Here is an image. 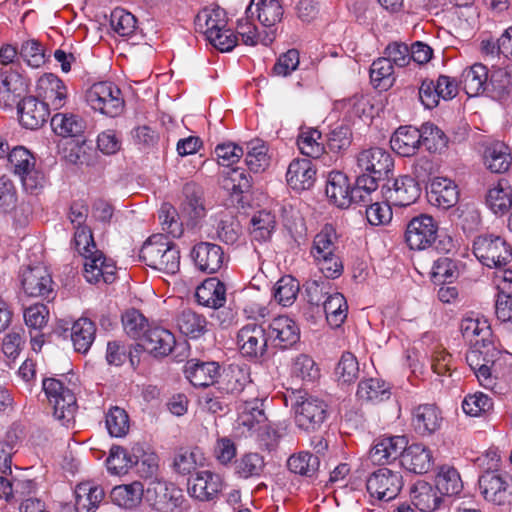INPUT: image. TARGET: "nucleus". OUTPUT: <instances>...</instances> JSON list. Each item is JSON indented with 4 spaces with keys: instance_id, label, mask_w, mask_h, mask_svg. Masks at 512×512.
Returning a JSON list of instances; mask_svg holds the SVG:
<instances>
[{
    "instance_id": "4d7b16f0",
    "label": "nucleus",
    "mask_w": 512,
    "mask_h": 512,
    "mask_svg": "<svg viewBox=\"0 0 512 512\" xmlns=\"http://www.w3.org/2000/svg\"><path fill=\"white\" fill-rule=\"evenodd\" d=\"M256 11L258 20L267 28L276 32V24L283 17V7L279 0H259L256 3Z\"/></svg>"
},
{
    "instance_id": "bf43d9fd",
    "label": "nucleus",
    "mask_w": 512,
    "mask_h": 512,
    "mask_svg": "<svg viewBox=\"0 0 512 512\" xmlns=\"http://www.w3.org/2000/svg\"><path fill=\"white\" fill-rule=\"evenodd\" d=\"M204 461L203 453L198 448L180 449L174 457L173 468L181 475H189L198 466H203Z\"/></svg>"
},
{
    "instance_id": "338daca9",
    "label": "nucleus",
    "mask_w": 512,
    "mask_h": 512,
    "mask_svg": "<svg viewBox=\"0 0 512 512\" xmlns=\"http://www.w3.org/2000/svg\"><path fill=\"white\" fill-rule=\"evenodd\" d=\"M122 324L127 335L138 342L145 330L151 327L147 318L136 309H129L122 315Z\"/></svg>"
},
{
    "instance_id": "6e6d98bb",
    "label": "nucleus",
    "mask_w": 512,
    "mask_h": 512,
    "mask_svg": "<svg viewBox=\"0 0 512 512\" xmlns=\"http://www.w3.org/2000/svg\"><path fill=\"white\" fill-rule=\"evenodd\" d=\"M436 488L440 494L458 495L463 489L459 472L450 466H442L436 476Z\"/></svg>"
},
{
    "instance_id": "680f3d73",
    "label": "nucleus",
    "mask_w": 512,
    "mask_h": 512,
    "mask_svg": "<svg viewBox=\"0 0 512 512\" xmlns=\"http://www.w3.org/2000/svg\"><path fill=\"white\" fill-rule=\"evenodd\" d=\"M321 132L314 128L302 129L297 137L300 152L310 158H319L324 152V146L319 140Z\"/></svg>"
},
{
    "instance_id": "ddd939ff",
    "label": "nucleus",
    "mask_w": 512,
    "mask_h": 512,
    "mask_svg": "<svg viewBox=\"0 0 512 512\" xmlns=\"http://www.w3.org/2000/svg\"><path fill=\"white\" fill-rule=\"evenodd\" d=\"M269 341L277 348L286 350L300 340L298 324L287 316L273 318L266 328Z\"/></svg>"
},
{
    "instance_id": "c9c22d12",
    "label": "nucleus",
    "mask_w": 512,
    "mask_h": 512,
    "mask_svg": "<svg viewBox=\"0 0 512 512\" xmlns=\"http://www.w3.org/2000/svg\"><path fill=\"white\" fill-rule=\"evenodd\" d=\"M357 398L365 403L378 404L391 397L390 385L379 378H364L357 388Z\"/></svg>"
},
{
    "instance_id": "e433bc0d",
    "label": "nucleus",
    "mask_w": 512,
    "mask_h": 512,
    "mask_svg": "<svg viewBox=\"0 0 512 512\" xmlns=\"http://www.w3.org/2000/svg\"><path fill=\"white\" fill-rule=\"evenodd\" d=\"M489 71L481 63H475L462 73V83L469 97L478 96L488 90Z\"/></svg>"
},
{
    "instance_id": "79ce46f5",
    "label": "nucleus",
    "mask_w": 512,
    "mask_h": 512,
    "mask_svg": "<svg viewBox=\"0 0 512 512\" xmlns=\"http://www.w3.org/2000/svg\"><path fill=\"white\" fill-rule=\"evenodd\" d=\"M143 495L144 485L138 481L115 486L111 491L112 501L116 505L128 509L136 507L141 502Z\"/></svg>"
},
{
    "instance_id": "c03bdc74",
    "label": "nucleus",
    "mask_w": 512,
    "mask_h": 512,
    "mask_svg": "<svg viewBox=\"0 0 512 512\" xmlns=\"http://www.w3.org/2000/svg\"><path fill=\"white\" fill-rule=\"evenodd\" d=\"M323 311L328 324L333 328L340 327L347 318L348 305L345 297L339 292H331L323 301Z\"/></svg>"
},
{
    "instance_id": "f3484780",
    "label": "nucleus",
    "mask_w": 512,
    "mask_h": 512,
    "mask_svg": "<svg viewBox=\"0 0 512 512\" xmlns=\"http://www.w3.org/2000/svg\"><path fill=\"white\" fill-rule=\"evenodd\" d=\"M37 93L49 109L59 110L67 100V88L63 81L52 73L41 76L37 81Z\"/></svg>"
},
{
    "instance_id": "e2e57ef3",
    "label": "nucleus",
    "mask_w": 512,
    "mask_h": 512,
    "mask_svg": "<svg viewBox=\"0 0 512 512\" xmlns=\"http://www.w3.org/2000/svg\"><path fill=\"white\" fill-rule=\"evenodd\" d=\"M217 238L226 243L234 244L242 234V227L237 218L231 213H223L216 225Z\"/></svg>"
},
{
    "instance_id": "9d476101",
    "label": "nucleus",
    "mask_w": 512,
    "mask_h": 512,
    "mask_svg": "<svg viewBox=\"0 0 512 512\" xmlns=\"http://www.w3.org/2000/svg\"><path fill=\"white\" fill-rule=\"evenodd\" d=\"M510 477L499 471H484L478 479L479 490L485 500L504 505L512 499Z\"/></svg>"
},
{
    "instance_id": "412c9836",
    "label": "nucleus",
    "mask_w": 512,
    "mask_h": 512,
    "mask_svg": "<svg viewBox=\"0 0 512 512\" xmlns=\"http://www.w3.org/2000/svg\"><path fill=\"white\" fill-rule=\"evenodd\" d=\"M357 166L362 172L387 175L393 168V159L388 151L372 147L358 154Z\"/></svg>"
},
{
    "instance_id": "a211bd4d",
    "label": "nucleus",
    "mask_w": 512,
    "mask_h": 512,
    "mask_svg": "<svg viewBox=\"0 0 512 512\" xmlns=\"http://www.w3.org/2000/svg\"><path fill=\"white\" fill-rule=\"evenodd\" d=\"M191 257L199 270L209 274L218 272L225 263L222 247L210 242L196 244L191 251Z\"/></svg>"
},
{
    "instance_id": "a19ab883",
    "label": "nucleus",
    "mask_w": 512,
    "mask_h": 512,
    "mask_svg": "<svg viewBox=\"0 0 512 512\" xmlns=\"http://www.w3.org/2000/svg\"><path fill=\"white\" fill-rule=\"evenodd\" d=\"M509 148L503 142L491 143L485 148L484 163L492 173H504L511 165Z\"/></svg>"
},
{
    "instance_id": "7ed1b4c3",
    "label": "nucleus",
    "mask_w": 512,
    "mask_h": 512,
    "mask_svg": "<svg viewBox=\"0 0 512 512\" xmlns=\"http://www.w3.org/2000/svg\"><path fill=\"white\" fill-rule=\"evenodd\" d=\"M292 408L295 413L296 425L305 431L320 428L327 417V404L322 399L298 391L294 395Z\"/></svg>"
},
{
    "instance_id": "b1692460",
    "label": "nucleus",
    "mask_w": 512,
    "mask_h": 512,
    "mask_svg": "<svg viewBox=\"0 0 512 512\" xmlns=\"http://www.w3.org/2000/svg\"><path fill=\"white\" fill-rule=\"evenodd\" d=\"M460 331L463 338L471 345L490 347L492 330L488 321L479 316L468 315L461 320Z\"/></svg>"
},
{
    "instance_id": "8fccbe9b",
    "label": "nucleus",
    "mask_w": 512,
    "mask_h": 512,
    "mask_svg": "<svg viewBox=\"0 0 512 512\" xmlns=\"http://www.w3.org/2000/svg\"><path fill=\"white\" fill-rule=\"evenodd\" d=\"M287 467L292 473L312 478L319 471L320 458L308 451H302L288 458Z\"/></svg>"
},
{
    "instance_id": "f8f14e48",
    "label": "nucleus",
    "mask_w": 512,
    "mask_h": 512,
    "mask_svg": "<svg viewBox=\"0 0 512 512\" xmlns=\"http://www.w3.org/2000/svg\"><path fill=\"white\" fill-rule=\"evenodd\" d=\"M177 492L173 484L162 479H151L144 489L145 501L159 512H167L178 506Z\"/></svg>"
},
{
    "instance_id": "a878e982",
    "label": "nucleus",
    "mask_w": 512,
    "mask_h": 512,
    "mask_svg": "<svg viewBox=\"0 0 512 512\" xmlns=\"http://www.w3.org/2000/svg\"><path fill=\"white\" fill-rule=\"evenodd\" d=\"M228 18L224 9L219 6L203 8L195 17L196 30L203 33L208 39L210 36L219 39L215 33L223 31L227 27Z\"/></svg>"
},
{
    "instance_id": "052dcab7",
    "label": "nucleus",
    "mask_w": 512,
    "mask_h": 512,
    "mask_svg": "<svg viewBox=\"0 0 512 512\" xmlns=\"http://www.w3.org/2000/svg\"><path fill=\"white\" fill-rule=\"evenodd\" d=\"M418 132L421 145L425 146L429 152H437L447 146L448 140L445 133L431 122L423 123L418 128Z\"/></svg>"
},
{
    "instance_id": "0e129e2a",
    "label": "nucleus",
    "mask_w": 512,
    "mask_h": 512,
    "mask_svg": "<svg viewBox=\"0 0 512 512\" xmlns=\"http://www.w3.org/2000/svg\"><path fill=\"white\" fill-rule=\"evenodd\" d=\"M134 464H137L135 456L130 455L123 447L112 446L106 460V466L110 473L114 475L124 474Z\"/></svg>"
},
{
    "instance_id": "0eeeda50",
    "label": "nucleus",
    "mask_w": 512,
    "mask_h": 512,
    "mask_svg": "<svg viewBox=\"0 0 512 512\" xmlns=\"http://www.w3.org/2000/svg\"><path fill=\"white\" fill-rule=\"evenodd\" d=\"M268 341L266 327L256 322L247 323L237 333V345L241 355L253 361L265 357Z\"/></svg>"
},
{
    "instance_id": "4be33fe9",
    "label": "nucleus",
    "mask_w": 512,
    "mask_h": 512,
    "mask_svg": "<svg viewBox=\"0 0 512 512\" xmlns=\"http://www.w3.org/2000/svg\"><path fill=\"white\" fill-rule=\"evenodd\" d=\"M22 287L30 297L48 298L53 293L52 278L46 268H27L22 274Z\"/></svg>"
},
{
    "instance_id": "393cba45",
    "label": "nucleus",
    "mask_w": 512,
    "mask_h": 512,
    "mask_svg": "<svg viewBox=\"0 0 512 512\" xmlns=\"http://www.w3.org/2000/svg\"><path fill=\"white\" fill-rule=\"evenodd\" d=\"M27 84L17 72H5L0 76V106L12 107L25 97Z\"/></svg>"
},
{
    "instance_id": "20e7f679",
    "label": "nucleus",
    "mask_w": 512,
    "mask_h": 512,
    "mask_svg": "<svg viewBox=\"0 0 512 512\" xmlns=\"http://www.w3.org/2000/svg\"><path fill=\"white\" fill-rule=\"evenodd\" d=\"M85 99L91 109L109 117L120 115L124 108L121 90L108 81L94 83L86 91Z\"/></svg>"
},
{
    "instance_id": "f704fd0d",
    "label": "nucleus",
    "mask_w": 512,
    "mask_h": 512,
    "mask_svg": "<svg viewBox=\"0 0 512 512\" xmlns=\"http://www.w3.org/2000/svg\"><path fill=\"white\" fill-rule=\"evenodd\" d=\"M412 504L421 512H431L441 503V496L436 486L425 481H417L410 489Z\"/></svg>"
},
{
    "instance_id": "6e6552de",
    "label": "nucleus",
    "mask_w": 512,
    "mask_h": 512,
    "mask_svg": "<svg viewBox=\"0 0 512 512\" xmlns=\"http://www.w3.org/2000/svg\"><path fill=\"white\" fill-rule=\"evenodd\" d=\"M366 488L372 497L391 501L398 496L403 488L402 474L388 468H380L367 478Z\"/></svg>"
},
{
    "instance_id": "09e8293b",
    "label": "nucleus",
    "mask_w": 512,
    "mask_h": 512,
    "mask_svg": "<svg viewBox=\"0 0 512 512\" xmlns=\"http://www.w3.org/2000/svg\"><path fill=\"white\" fill-rule=\"evenodd\" d=\"M206 318L191 309L183 310L177 317L180 332L191 338H198L207 331Z\"/></svg>"
},
{
    "instance_id": "a18cd8bd",
    "label": "nucleus",
    "mask_w": 512,
    "mask_h": 512,
    "mask_svg": "<svg viewBox=\"0 0 512 512\" xmlns=\"http://www.w3.org/2000/svg\"><path fill=\"white\" fill-rule=\"evenodd\" d=\"M51 127L62 137H76L84 132L86 123L78 115L57 113L51 118Z\"/></svg>"
},
{
    "instance_id": "cd10ccee",
    "label": "nucleus",
    "mask_w": 512,
    "mask_h": 512,
    "mask_svg": "<svg viewBox=\"0 0 512 512\" xmlns=\"http://www.w3.org/2000/svg\"><path fill=\"white\" fill-rule=\"evenodd\" d=\"M221 488V477L208 470L198 472L196 477L188 483L190 495L200 501L214 499Z\"/></svg>"
},
{
    "instance_id": "c85d7f7f",
    "label": "nucleus",
    "mask_w": 512,
    "mask_h": 512,
    "mask_svg": "<svg viewBox=\"0 0 512 512\" xmlns=\"http://www.w3.org/2000/svg\"><path fill=\"white\" fill-rule=\"evenodd\" d=\"M401 465L416 474L427 473L433 466L432 452L423 444L406 445L402 453Z\"/></svg>"
},
{
    "instance_id": "6ab92c4d",
    "label": "nucleus",
    "mask_w": 512,
    "mask_h": 512,
    "mask_svg": "<svg viewBox=\"0 0 512 512\" xmlns=\"http://www.w3.org/2000/svg\"><path fill=\"white\" fill-rule=\"evenodd\" d=\"M407 440L404 436H383L374 440L369 458L374 464L385 465L402 457Z\"/></svg>"
},
{
    "instance_id": "13d9d810",
    "label": "nucleus",
    "mask_w": 512,
    "mask_h": 512,
    "mask_svg": "<svg viewBox=\"0 0 512 512\" xmlns=\"http://www.w3.org/2000/svg\"><path fill=\"white\" fill-rule=\"evenodd\" d=\"M250 224V233L253 239L262 242L271 238L276 226V220L271 212L262 210L253 215Z\"/></svg>"
},
{
    "instance_id": "ea45409f",
    "label": "nucleus",
    "mask_w": 512,
    "mask_h": 512,
    "mask_svg": "<svg viewBox=\"0 0 512 512\" xmlns=\"http://www.w3.org/2000/svg\"><path fill=\"white\" fill-rule=\"evenodd\" d=\"M96 326L89 318L81 317L71 327V340L78 353H87L95 340Z\"/></svg>"
},
{
    "instance_id": "58836bf2",
    "label": "nucleus",
    "mask_w": 512,
    "mask_h": 512,
    "mask_svg": "<svg viewBox=\"0 0 512 512\" xmlns=\"http://www.w3.org/2000/svg\"><path fill=\"white\" fill-rule=\"evenodd\" d=\"M487 93L502 102L512 99V67L491 71Z\"/></svg>"
},
{
    "instance_id": "774afa93",
    "label": "nucleus",
    "mask_w": 512,
    "mask_h": 512,
    "mask_svg": "<svg viewBox=\"0 0 512 512\" xmlns=\"http://www.w3.org/2000/svg\"><path fill=\"white\" fill-rule=\"evenodd\" d=\"M299 289V282L295 278L283 276L275 284L274 298L279 304L290 306L294 303Z\"/></svg>"
},
{
    "instance_id": "37998d69",
    "label": "nucleus",
    "mask_w": 512,
    "mask_h": 512,
    "mask_svg": "<svg viewBox=\"0 0 512 512\" xmlns=\"http://www.w3.org/2000/svg\"><path fill=\"white\" fill-rule=\"evenodd\" d=\"M339 252L338 234L332 224H325L323 228L315 235L310 250L311 256L318 257L322 255H332Z\"/></svg>"
},
{
    "instance_id": "5fc2aeb1",
    "label": "nucleus",
    "mask_w": 512,
    "mask_h": 512,
    "mask_svg": "<svg viewBox=\"0 0 512 512\" xmlns=\"http://www.w3.org/2000/svg\"><path fill=\"white\" fill-rule=\"evenodd\" d=\"M232 400L230 396L217 387L205 391L199 398V402L205 411L218 415H225L229 411Z\"/></svg>"
},
{
    "instance_id": "4c0bfd02",
    "label": "nucleus",
    "mask_w": 512,
    "mask_h": 512,
    "mask_svg": "<svg viewBox=\"0 0 512 512\" xmlns=\"http://www.w3.org/2000/svg\"><path fill=\"white\" fill-rule=\"evenodd\" d=\"M104 490L94 482L86 481L75 488V506L78 512H94L104 498Z\"/></svg>"
},
{
    "instance_id": "bb28decb",
    "label": "nucleus",
    "mask_w": 512,
    "mask_h": 512,
    "mask_svg": "<svg viewBox=\"0 0 512 512\" xmlns=\"http://www.w3.org/2000/svg\"><path fill=\"white\" fill-rule=\"evenodd\" d=\"M442 413L435 404H421L412 412V425L420 435H431L440 429Z\"/></svg>"
},
{
    "instance_id": "864d4df0",
    "label": "nucleus",
    "mask_w": 512,
    "mask_h": 512,
    "mask_svg": "<svg viewBox=\"0 0 512 512\" xmlns=\"http://www.w3.org/2000/svg\"><path fill=\"white\" fill-rule=\"evenodd\" d=\"M222 174V187L232 194L248 192L252 186L251 176L242 168H228Z\"/></svg>"
},
{
    "instance_id": "39448f33",
    "label": "nucleus",
    "mask_w": 512,
    "mask_h": 512,
    "mask_svg": "<svg viewBox=\"0 0 512 512\" xmlns=\"http://www.w3.org/2000/svg\"><path fill=\"white\" fill-rule=\"evenodd\" d=\"M11 170L18 175L26 191L35 193L45 183V176L36 167L35 157L24 147H16L8 153Z\"/></svg>"
},
{
    "instance_id": "1a4fd4ad",
    "label": "nucleus",
    "mask_w": 512,
    "mask_h": 512,
    "mask_svg": "<svg viewBox=\"0 0 512 512\" xmlns=\"http://www.w3.org/2000/svg\"><path fill=\"white\" fill-rule=\"evenodd\" d=\"M435 219L427 214L412 218L407 224L405 241L412 250H424L435 243L438 235Z\"/></svg>"
},
{
    "instance_id": "5701e85b",
    "label": "nucleus",
    "mask_w": 512,
    "mask_h": 512,
    "mask_svg": "<svg viewBox=\"0 0 512 512\" xmlns=\"http://www.w3.org/2000/svg\"><path fill=\"white\" fill-rule=\"evenodd\" d=\"M20 123L27 129L40 128L49 117V108L36 97H24L17 105Z\"/></svg>"
},
{
    "instance_id": "9b49d317",
    "label": "nucleus",
    "mask_w": 512,
    "mask_h": 512,
    "mask_svg": "<svg viewBox=\"0 0 512 512\" xmlns=\"http://www.w3.org/2000/svg\"><path fill=\"white\" fill-rule=\"evenodd\" d=\"M382 193L391 205L407 207L415 203L420 197L421 187L415 178L404 175L384 185Z\"/></svg>"
},
{
    "instance_id": "69168bd1",
    "label": "nucleus",
    "mask_w": 512,
    "mask_h": 512,
    "mask_svg": "<svg viewBox=\"0 0 512 512\" xmlns=\"http://www.w3.org/2000/svg\"><path fill=\"white\" fill-rule=\"evenodd\" d=\"M263 403L259 399L244 401L238 407V422L240 425L252 429L255 424L263 422L266 417L262 409Z\"/></svg>"
},
{
    "instance_id": "f03ea898",
    "label": "nucleus",
    "mask_w": 512,
    "mask_h": 512,
    "mask_svg": "<svg viewBox=\"0 0 512 512\" xmlns=\"http://www.w3.org/2000/svg\"><path fill=\"white\" fill-rule=\"evenodd\" d=\"M42 385L53 416L63 426H69L74 422L78 407L75 394L55 378H45Z\"/></svg>"
},
{
    "instance_id": "f257e3e1",
    "label": "nucleus",
    "mask_w": 512,
    "mask_h": 512,
    "mask_svg": "<svg viewBox=\"0 0 512 512\" xmlns=\"http://www.w3.org/2000/svg\"><path fill=\"white\" fill-rule=\"evenodd\" d=\"M139 257L147 266L166 274H175L180 268L179 249L162 234L149 237Z\"/></svg>"
},
{
    "instance_id": "aec40b11",
    "label": "nucleus",
    "mask_w": 512,
    "mask_h": 512,
    "mask_svg": "<svg viewBox=\"0 0 512 512\" xmlns=\"http://www.w3.org/2000/svg\"><path fill=\"white\" fill-rule=\"evenodd\" d=\"M428 189L427 195L432 205L449 209L458 203L459 189L452 179L435 177L431 180Z\"/></svg>"
},
{
    "instance_id": "7c9ffc66",
    "label": "nucleus",
    "mask_w": 512,
    "mask_h": 512,
    "mask_svg": "<svg viewBox=\"0 0 512 512\" xmlns=\"http://www.w3.org/2000/svg\"><path fill=\"white\" fill-rule=\"evenodd\" d=\"M226 285L216 277L204 280L196 289L197 302L205 307L219 309L226 303Z\"/></svg>"
},
{
    "instance_id": "473e14b6",
    "label": "nucleus",
    "mask_w": 512,
    "mask_h": 512,
    "mask_svg": "<svg viewBox=\"0 0 512 512\" xmlns=\"http://www.w3.org/2000/svg\"><path fill=\"white\" fill-rule=\"evenodd\" d=\"M186 378L195 387L214 385L220 376V366L217 362H199L190 360L185 367Z\"/></svg>"
},
{
    "instance_id": "603ef678",
    "label": "nucleus",
    "mask_w": 512,
    "mask_h": 512,
    "mask_svg": "<svg viewBox=\"0 0 512 512\" xmlns=\"http://www.w3.org/2000/svg\"><path fill=\"white\" fill-rule=\"evenodd\" d=\"M266 463L264 457L259 453L249 452L235 460V473L244 479L260 477L264 472Z\"/></svg>"
},
{
    "instance_id": "4468645a",
    "label": "nucleus",
    "mask_w": 512,
    "mask_h": 512,
    "mask_svg": "<svg viewBox=\"0 0 512 512\" xmlns=\"http://www.w3.org/2000/svg\"><path fill=\"white\" fill-rule=\"evenodd\" d=\"M84 256V271L85 279L92 284L112 283L115 280L116 266L112 259L105 257L102 251L93 250Z\"/></svg>"
},
{
    "instance_id": "423d86ee",
    "label": "nucleus",
    "mask_w": 512,
    "mask_h": 512,
    "mask_svg": "<svg viewBox=\"0 0 512 512\" xmlns=\"http://www.w3.org/2000/svg\"><path fill=\"white\" fill-rule=\"evenodd\" d=\"M473 253L487 267L500 269L512 259V250L499 236L481 235L473 242Z\"/></svg>"
},
{
    "instance_id": "de8ad7c7",
    "label": "nucleus",
    "mask_w": 512,
    "mask_h": 512,
    "mask_svg": "<svg viewBox=\"0 0 512 512\" xmlns=\"http://www.w3.org/2000/svg\"><path fill=\"white\" fill-rule=\"evenodd\" d=\"M248 382V373L238 365H231L225 370L216 387L233 399V396L241 392Z\"/></svg>"
},
{
    "instance_id": "dca6fc26",
    "label": "nucleus",
    "mask_w": 512,
    "mask_h": 512,
    "mask_svg": "<svg viewBox=\"0 0 512 512\" xmlns=\"http://www.w3.org/2000/svg\"><path fill=\"white\" fill-rule=\"evenodd\" d=\"M183 195L180 217L188 226L194 227L206 216L202 190L195 183H187L183 187Z\"/></svg>"
},
{
    "instance_id": "3c124183",
    "label": "nucleus",
    "mask_w": 512,
    "mask_h": 512,
    "mask_svg": "<svg viewBox=\"0 0 512 512\" xmlns=\"http://www.w3.org/2000/svg\"><path fill=\"white\" fill-rule=\"evenodd\" d=\"M245 163L253 173L265 171L270 164L268 147L259 139L251 140L246 144Z\"/></svg>"
},
{
    "instance_id": "72a5a7b5",
    "label": "nucleus",
    "mask_w": 512,
    "mask_h": 512,
    "mask_svg": "<svg viewBox=\"0 0 512 512\" xmlns=\"http://www.w3.org/2000/svg\"><path fill=\"white\" fill-rule=\"evenodd\" d=\"M391 148L398 155L410 157L417 153L421 146L418 128L412 126L399 127L390 139Z\"/></svg>"
},
{
    "instance_id": "2f4dec72",
    "label": "nucleus",
    "mask_w": 512,
    "mask_h": 512,
    "mask_svg": "<svg viewBox=\"0 0 512 512\" xmlns=\"http://www.w3.org/2000/svg\"><path fill=\"white\" fill-rule=\"evenodd\" d=\"M316 170L309 159H294L288 166L286 180L296 191L310 189L315 182Z\"/></svg>"
},
{
    "instance_id": "49530a36",
    "label": "nucleus",
    "mask_w": 512,
    "mask_h": 512,
    "mask_svg": "<svg viewBox=\"0 0 512 512\" xmlns=\"http://www.w3.org/2000/svg\"><path fill=\"white\" fill-rule=\"evenodd\" d=\"M486 204L495 214H504L512 208L511 187L505 179L488 190Z\"/></svg>"
},
{
    "instance_id": "c756f323",
    "label": "nucleus",
    "mask_w": 512,
    "mask_h": 512,
    "mask_svg": "<svg viewBox=\"0 0 512 512\" xmlns=\"http://www.w3.org/2000/svg\"><path fill=\"white\" fill-rule=\"evenodd\" d=\"M352 188L349 178L341 171H331L327 176L326 195L339 208H347L351 204Z\"/></svg>"
},
{
    "instance_id": "2eb2a0df",
    "label": "nucleus",
    "mask_w": 512,
    "mask_h": 512,
    "mask_svg": "<svg viewBox=\"0 0 512 512\" xmlns=\"http://www.w3.org/2000/svg\"><path fill=\"white\" fill-rule=\"evenodd\" d=\"M175 343L169 330L154 326L145 330L137 345L154 357H164L172 352Z\"/></svg>"
}]
</instances>
